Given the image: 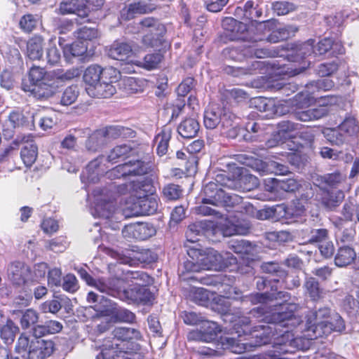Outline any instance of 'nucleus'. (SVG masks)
Instances as JSON below:
<instances>
[{"label": "nucleus", "mask_w": 359, "mask_h": 359, "mask_svg": "<svg viewBox=\"0 0 359 359\" xmlns=\"http://www.w3.org/2000/svg\"><path fill=\"white\" fill-rule=\"evenodd\" d=\"M324 137L332 144L336 145H341L344 144L346 140V135L341 126L337 128H327L323 130Z\"/></svg>", "instance_id": "obj_31"}, {"label": "nucleus", "mask_w": 359, "mask_h": 359, "mask_svg": "<svg viewBox=\"0 0 359 359\" xmlns=\"http://www.w3.org/2000/svg\"><path fill=\"white\" fill-rule=\"evenodd\" d=\"M147 12L145 6L141 3L131 4L124 7L121 11V16L124 20H130L135 17V14L144 13Z\"/></svg>", "instance_id": "obj_42"}, {"label": "nucleus", "mask_w": 359, "mask_h": 359, "mask_svg": "<svg viewBox=\"0 0 359 359\" xmlns=\"http://www.w3.org/2000/svg\"><path fill=\"white\" fill-rule=\"evenodd\" d=\"M124 167L128 177L143 175L149 170L148 165L139 160L125 163Z\"/></svg>", "instance_id": "obj_33"}, {"label": "nucleus", "mask_w": 359, "mask_h": 359, "mask_svg": "<svg viewBox=\"0 0 359 359\" xmlns=\"http://www.w3.org/2000/svg\"><path fill=\"white\" fill-rule=\"evenodd\" d=\"M262 171L273 172L275 175H284L290 172L287 165L274 161H269L262 165Z\"/></svg>", "instance_id": "obj_45"}, {"label": "nucleus", "mask_w": 359, "mask_h": 359, "mask_svg": "<svg viewBox=\"0 0 359 359\" xmlns=\"http://www.w3.org/2000/svg\"><path fill=\"white\" fill-rule=\"evenodd\" d=\"M87 45L83 41H76L65 48V57L70 60L72 57L83 55L87 51Z\"/></svg>", "instance_id": "obj_37"}, {"label": "nucleus", "mask_w": 359, "mask_h": 359, "mask_svg": "<svg viewBox=\"0 0 359 359\" xmlns=\"http://www.w3.org/2000/svg\"><path fill=\"white\" fill-rule=\"evenodd\" d=\"M290 37L288 29L285 27H277L266 38V40L271 43H277L285 40Z\"/></svg>", "instance_id": "obj_52"}, {"label": "nucleus", "mask_w": 359, "mask_h": 359, "mask_svg": "<svg viewBox=\"0 0 359 359\" xmlns=\"http://www.w3.org/2000/svg\"><path fill=\"white\" fill-rule=\"evenodd\" d=\"M103 159V156H100L88 164L86 170L81 175V180L83 183H96L99 181L100 177L104 172L101 165Z\"/></svg>", "instance_id": "obj_19"}, {"label": "nucleus", "mask_w": 359, "mask_h": 359, "mask_svg": "<svg viewBox=\"0 0 359 359\" xmlns=\"http://www.w3.org/2000/svg\"><path fill=\"white\" fill-rule=\"evenodd\" d=\"M278 133L273 135V137L269 140L266 145L269 147H274L279 144L280 137L284 136L285 134L296 130L298 129V124L292 123L289 121H282L278 124Z\"/></svg>", "instance_id": "obj_28"}, {"label": "nucleus", "mask_w": 359, "mask_h": 359, "mask_svg": "<svg viewBox=\"0 0 359 359\" xmlns=\"http://www.w3.org/2000/svg\"><path fill=\"white\" fill-rule=\"evenodd\" d=\"M131 147L124 144L113 148L107 156L109 162L116 163L120 158H124L130 151Z\"/></svg>", "instance_id": "obj_44"}, {"label": "nucleus", "mask_w": 359, "mask_h": 359, "mask_svg": "<svg viewBox=\"0 0 359 359\" xmlns=\"http://www.w3.org/2000/svg\"><path fill=\"white\" fill-rule=\"evenodd\" d=\"M332 313L327 307L321 308L316 312L311 313L307 318L309 329L316 332L318 328H327L328 324L326 321L327 320L329 321L331 318Z\"/></svg>", "instance_id": "obj_18"}, {"label": "nucleus", "mask_w": 359, "mask_h": 359, "mask_svg": "<svg viewBox=\"0 0 359 359\" xmlns=\"http://www.w3.org/2000/svg\"><path fill=\"white\" fill-rule=\"evenodd\" d=\"M38 314L33 309H27L22 316L20 319L21 326L24 329L29 327L38 320Z\"/></svg>", "instance_id": "obj_61"}, {"label": "nucleus", "mask_w": 359, "mask_h": 359, "mask_svg": "<svg viewBox=\"0 0 359 359\" xmlns=\"http://www.w3.org/2000/svg\"><path fill=\"white\" fill-rule=\"evenodd\" d=\"M323 102L319 107L311 109H304L302 106H297L292 111L294 118L300 121H313L326 116L330 112L329 102Z\"/></svg>", "instance_id": "obj_7"}, {"label": "nucleus", "mask_w": 359, "mask_h": 359, "mask_svg": "<svg viewBox=\"0 0 359 359\" xmlns=\"http://www.w3.org/2000/svg\"><path fill=\"white\" fill-rule=\"evenodd\" d=\"M163 196L168 201H175L181 196L182 190L179 185L168 184L163 188Z\"/></svg>", "instance_id": "obj_50"}, {"label": "nucleus", "mask_w": 359, "mask_h": 359, "mask_svg": "<svg viewBox=\"0 0 359 359\" xmlns=\"http://www.w3.org/2000/svg\"><path fill=\"white\" fill-rule=\"evenodd\" d=\"M43 39L38 35L30 38L27 42V56L32 60H39L43 54Z\"/></svg>", "instance_id": "obj_24"}, {"label": "nucleus", "mask_w": 359, "mask_h": 359, "mask_svg": "<svg viewBox=\"0 0 359 359\" xmlns=\"http://www.w3.org/2000/svg\"><path fill=\"white\" fill-rule=\"evenodd\" d=\"M107 311L116 321L133 323L135 319V315L133 312L116 304H112Z\"/></svg>", "instance_id": "obj_26"}, {"label": "nucleus", "mask_w": 359, "mask_h": 359, "mask_svg": "<svg viewBox=\"0 0 359 359\" xmlns=\"http://www.w3.org/2000/svg\"><path fill=\"white\" fill-rule=\"evenodd\" d=\"M16 147L20 144H25L20 152L21 158L27 166H30L36 159L38 148L32 140L31 135H19L13 142Z\"/></svg>", "instance_id": "obj_9"}, {"label": "nucleus", "mask_w": 359, "mask_h": 359, "mask_svg": "<svg viewBox=\"0 0 359 359\" xmlns=\"http://www.w3.org/2000/svg\"><path fill=\"white\" fill-rule=\"evenodd\" d=\"M229 247L237 254L250 255L254 250L252 243L243 239L231 241Z\"/></svg>", "instance_id": "obj_43"}, {"label": "nucleus", "mask_w": 359, "mask_h": 359, "mask_svg": "<svg viewBox=\"0 0 359 359\" xmlns=\"http://www.w3.org/2000/svg\"><path fill=\"white\" fill-rule=\"evenodd\" d=\"M163 32L164 31L153 32V34L149 32H144L142 43L147 48L157 46L160 43L161 37Z\"/></svg>", "instance_id": "obj_54"}, {"label": "nucleus", "mask_w": 359, "mask_h": 359, "mask_svg": "<svg viewBox=\"0 0 359 359\" xmlns=\"http://www.w3.org/2000/svg\"><path fill=\"white\" fill-rule=\"evenodd\" d=\"M158 208V199L154 196H144L133 198L132 202L128 203L123 213L127 217L139 215H149L156 212Z\"/></svg>", "instance_id": "obj_5"}, {"label": "nucleus", "mask_w": 359, "mask_h": 359, "mask_svg": "<svg viewBox=\"0 0 359 359\" xmlns=\"http://www.w3.org/2000/svg\"><path fill=\"white\" fill-rule=\"evenodd\" d=\"M356 258L355 250L349 246L339 248L335 256V264L343 267L351 264Z\"/></svg>", "instance_id": "obj_27"}, {"label": "nucleus", "mask_w": 359, "mask_h": 359, "mask_svg": "<svg viewBox=\"0 0 359 359\" xmlns=\"http://www.w3.org/2000/svg\"><path fill=\"white\" fill-rule=\"evenodd\" d=\"M18 331V327H16L11 321L2 327L1 330V337L7 344L12 343L14 341L15 334Z\"/></svg>", "instance_id": "obj_49"}, {"label": "nucleus", "mask_w": 359, "mask_h": 359, "mask_svg": "<svg viewBox=\"0 0 359 359\" xmlns=\"http://www.w3.org/2000/svg\"><path fill=\"white\" fill-rule=\"evenodd\" d=\"M6 273L8 280L13 285L21 286L27 280L30 269L21 262H13L8 265Z\"/></svg>", "instance_id": "obj_11"}, {"label": "nucleus", "mask_w": 359, "mask_h": 359, "mask_svg": "<svg viewBox=\"0 0 359 359\" xmlns=\"http://www.w3.org/2000/svg\"><path fill=\"white\" fill-rule=\"evenodd\" d=\"M200 125L197 120L188 118L183 120L177 127L178 133L184 138L190 139L196 136Z\"/></svg>", "instance_id": "obj_25"}, {"label": "nucleus", "mask_w": 359, "mask_h": 359, "mask_svg": "<svg viewBox=\"0 0 359 359\" xmlns=\"http://www.w3.org/2000/svg\"><path fill=\"white\" fill-rule=\"evenodd\" d=\"M135 280L136 285L149 283L152 278L145 272L140 271H127L121 278H99L97 282V290L101 292L110 294L114 297L118 296L123 298V291L125 285Z\"/></svg>", "instance_id": "obj_2"}, {"label": "nucleus", "mask_w": 359, "mask_h": 359, "mask_svg": "<svg viewBox=\"0 0 359 359\" xmlns=\"http://www.w3.org/2000/svg\"><path fill=\"white\" fill-rule=\"evenodd\" d=\"M53 350L54 344L51 340L33 338L28 351V356L29 359H45L53 353Z\"/></svg>", "instance_id": "obj_12"}, {"label": "nucleus", "mask_w": 359, "mask_h": 359, "mask_svg": "<svg viewBox=\"0 0 359 359\" xmlns=\"http://www.w3.org/2000/svg\"><path fill=\"white\" fill-rule=\"evenodd\" d=\"M326 322L328 324L327 328L330 330L341 332L345 329L344 321L337 313L333 312L331 318Z\"/></svg>", "instance_id": "obj_63"}, {"label": "nucleus", "mask_w": 359, "mask_h": 359, "mask_svg": "<svg viewBox=\"0 0 359 359\" xmlns=\"http://www.w3.org/2000/svg\"><path fill=\"white\" fill-rule=\"evenodd\" d=\"M191 301L201 306H205L210 299L209 292L207 290L198 287L191 290L190 293Z\"/></svg>", "instance_id": "obj_48"}, {"label": "nucleus", "mask_w": 359, "mask_h": 359, "mask_svg": "<svg viewBox=\"0 0 359 359\" xmlns=\"http://www.w3.org/2000/svg\"><path fill=\"white\" fill-rule=\"evenodd\" d=\"M332 39L330 38H325L320 40L316 46L313 54L315 55H321L327 53H330V49L332 48Z\"/></svg>", "instance_id": "obj_64"}, {"label": "nucleus", "mask_w": 359, "mask_h": 359, "mask_svg": "<svg viewBox=\"0 0 359 359\" xmlns=\"http://www.w3.org/2000/svg\"><path fill=\"white\" fill-rule=\"evenodd\" d=\"M68 243L63 236H59L46 242V248L55 252H62L67 247Z\"/></svg>", "instance_id": "obj_51"}, {"label": "nucleus", "mask_w": 359, "mask_h": 359, "mask_svg": "<svg viewBox=\"0 0 359 359\" xmlns=\"http://www.w3.org/2000/svg\"><path fill=\"white\" fill-rule=\"evenodd\" d=\"M26 127L31 128L26 123L24 115L19 111H13L10 114L8 120L6 121L4 128L3 129L4 135L6 137H11L13 135V129L18 127Z\"/></svg>", "instance_id": "obj_22"}, {"label": "nucleus", "mask_w": 359, "mask_h": 359, "mask_svg": "<svg viewBox=\"0 0 359 359\" xmlns=\"http://www.w3.org/2000/svg\"><path fill=\"white\" fill-rule=\"evenodd\" d=\"M105 71L98 65H93L89 66L84 72L83 81L86 86H93L101 79V75L104 74Z\"/></svg>", "instance_id": "obj_30"}, {"label": "nucleus", "mask_w": 359, "mask_h": 359, "mask_svg": "<svg viewBox=\"0 0 359 359\" xmlns=\"http://www.w3.org/2000/svg\"><path fill=\"white\" fill-rule=\"evenodd\" d=\"M238 184L243 191H249L257 188L259 182L257 177L252 175L243 174L238 180Z\"/></svg>", "instance_id": "obj_46"}, {"label": "nucleus", "mask_w": 359, "mask_h": 359, "mask_svg": "<svg viewBox=\"0 0 359 359\" xmlns=\"http://www.w3.org/2000/svg\"><path fill=\"white\" fill-rule=\"evenodd\" d=\"M222 25L224 35L231 41L243 39V34L248 29L246 24L231 17L224 18Z\"/></svg>", "instance_id": "obj_15"}, {"label": "nucleus", "mask_w": 359, "mask_h": 359, "mask_svg": "<svg viewBox=\"0 0 359 359\" xmlns=\"http://www.w3.org/2000/svg\"><path fill=\"white\" fill-rule=\"evenodd\" d=\"M37 18L32 14L23 15L20 20V28L26 32H32L37 25Z\"/></svg>", "instance_id": "obj_59"}, {"label": "nucleus", "mask_w": 359, "mask_h": 359, "mask_svg": "<svg viewBox=\"0 0 359 359\" xmlns=\"http://www.w3.org/2000/svg\"><path fill=\"white\" fill-rule=\"evenodd\" d=\"M271 326H274L276 330H274V332L277 331V325H270ZM276 333L272 337L271 341L270 343H273V347L276 348L275 353L280 354L282 353H287L291 352L290 348H295L299 346V341L300 340L298 338H294V334L289 331H286L282 335L275 337Z\"/></svg>", "instance_id": "obj_14"}, {"label": "nucleus", "mask_w": 359, "mask_h": 359, "mask_svg": "<svg viewBox=\"0 0 359 359\" xmlns=\"http://www.w3.org/2000/svg\"><path fill=\"white\" fill-rule=\"evenodd\" d=\"M344 198V194L341 191L327 192L322 198V203L329 209L332 210L339 205Z\"/></svg>", "instance_id": "obj_35"}, {"label": "nucleus", "mask_w": 359, "mask_h": 359, "mask_svg": "<svg viewBox=\"0 0 359 359\" xmlns=\"http://www.w3.org/2000/svg\"><path fill=\"white\" fill-rule=\"evenodd\" d=\"M32 124L31 126H34V122L37 121L40 128L43 130L52 128L55 124V121L50 116H41L40 114H36L32 116Z\"/></svg>", "instance_id": "obj_56"}, {"label": "nucleus", "mask_w": 359, "mask_h": 359, "mask_svg": "<svg viewBox=\"0 0 359 359\" xmlns=\"http://www.w3.org/2000/svg\"><path fill=\"white\" fill-rule=\"evenodd\" d=\"M46 59L47 63L50 65H55L60 62L61 59V53L55 44L50 43L46 50Z\"/></svg>", "instance_id": "obj_57"}, {"label": "nucleus", "mask_w": 359, "mask_h": 359, "mask_svg": "<svg viewBox=\"0 0 359 359\" xmlns=\"http://www.w3.org/2000/svg\"><path fill=\"white\" fill-rule=\"evenodd\" d=\"M134 51L129 43L115 42L110 46L108 55L114 60L125 61L128 60L133 55Z\"/></svg>", "instance_id": "obj_23"}, {"label": "nucleus", "mask_w": 359, "mask_h": 359, "mask_svg": "<svg viewBox=\"0 0 359 359\" xmlns=\"http://www.w3.org/2000/svg\"><path fill=\"white\" fill-rule=\"evenodd\" d=\"M229 118L230 114H222V110L220 108L212 106L205 110L203 123L205 127L208 129H214L219 123L222 128H229Z\"/></svg>", "instance_id": "obj_13"}, {"label": "nucleus", "mask_w": 359, "mask_h": 359, "mask_svg": "<svg viewBox=\"0 0 359 359\" xmlns=\"http://www.w3.org/2000/svg\"><path fill=\"white\" fill-rule=\"evenodd\" d=\"M104 144H106V141L104 140V135L101 130H97L90 135L86 141V146L88 151H96Z\"/></svg>", "instance_id": "obj_39"}, {"label": "nucleus", "mask_w": 359, "mask_h": 359, "mask_svg": "<svg viewBox=\"0 0 359 359\" xmlns=\"http://www.w3.org/2000/svg\"><path fill=\"white\" fill-rule=\"evenodd\" d=\"M276 330L274 326L268 324L255 326L252 331L250 330H248V331L250 332L253 338H255V346H261L270 344Z\"/></svg>", "instance_id": "obj_20"}, {"label": "nucleus", "mask_w": 359, "mask_h": 359, "mask_svg": "<svg viewBox=\"0 0 359 359\" xmlns=\"http://www.w3.org/2000/svg\"><path fill=\"white\" fill-rule=\"evenodd\" d=\"M203 191L207 196L204 201L213 204L215 207L233 208L241 204L243 201L241 196L236 194L226 193L215 182H211L206 184Z\"/></svg>", "instance_id": "obj_4"}, {"label": "nucleus", "mask_w": 359, "mask_h": 359, "mask_svg": "<svg viewBox=\"0 0 359 359\" xmlns=\"http://www.w3.org/2000/svg\"><path fill=\"white\" fill-rule=\"evenodd\" d=\"M22 89L25 92H29L37 100H46L51 97L55 92L54 86L48 81L36 83L35 85L22 84Z\"/></svg>", "instance_id": "obj_17"}, {"label": "nucleus", "mask_w": 359, "mask_h": 359, "mask_svg": "<svg viewBox=\"0 0 359 359\" xmlns=\"http://www.w3.org/2000/svg\"><path fill=\"white\" fill-rule=\"evenodd\" d=\"M171 133L170 128L165 126L161 132L156 136L154 142L157 145L156 151L159 156H163L166 154L169 141L171 138Z\"/></svg>", "instance_id": "obj_29"}, {"label": "nucleus", "mask_w": 359, "mask_h": 359, "mask_svg": "<svg viewBox=\"0 0 359 359\" xmlns=\"http://www.w3.org/2000/svg\"><path fill=\"white\" fill-rule=\"evenodd\" d=\"M108 343H109V341L103 344L102 351L97 355L96 359H115L118 357L119 345L116 341Z\"/></svg>", "instance_id": "obj_41"}, {"label": "nucleus", "mask_w": 359, "mask_h": 359, "mask_svg": "<svg viewBox=\"0 0 359 359\" xmlns=\"http://www.w3.org/2000/svg\"><path fill=\"white\" fill-rule=\"evenodd\" d=\"M334 82L328 78H324L316 81H313L306 86L307 90L305 93L306 95H304V94H302L299 95L297 100L301 101L302 99H304L306 100L304 102L305 104H310L316 100L314 96L311 95L316 92V90L318 91L320 90L324 91L330 90L334 87Z\"/></svg>", "instance_id": "obj_16"}, {"label": "nucleus", "mask_w": 359, "mask_h": 359, "mask_svg": "<svg viewBox=\"0 0 359 359\" xmlns=\"http://www.w3.org/2000/svg\"><path fill=\"white\" fill-rule=\"evenodd\" d=\"M156 233V229L149 223H135L126 225L122 234L126 239L146 240Z\"/></svg>", "instance_id": "obj_8"}, {"label": "nucleus", "mask_w": 359, "mask_h": 359, "mask_svg": "<svg viewBox=\"0 0 359 359\" xmlns=\"http://www.w3.org/2000/svg\"><path fill=\"white\" fill-rule=\"evenodd\" d=\"M221 330L212 321H203L200 330H193L188 334L189 340L210 342L215 340Z\"/></svg>", "instance_id": "obj_10"}, {"label": "nucleus", "mask_w": 359, "mask_h": 359, "mask_svg": "<svg viewBox=\"0 0 359 359\" xmlns=\"http://www.w3.org/2000/svg\"><path fill=\"white\" fill-rule=\"evenodd\" d=\"M29 77L32 82L31 85H35L36 83L48 81L46 77V71L44 69L36 66L30 69Z\"/></svg>", "instance_id": "obj_58"}, {"label": "nucleus", "mask_w": 359, "mask_h": 359, "mask_svg": "<svg viewBox=\"0 0 359 359\" xmlns=\"http://www.w3.org/2000/svg\"><path fill=\"white\" fill-rule=\"evenodd\" d=\"M262 270L267 273H276L282 279L288 278L285 271L280 269V265L276 262H265L261 265Z\"/></svg>", "instance_id": "obj_53"}, {"label": "nucleus", "mask_w": 359, "mask_h": 359, "mask_svg": "<svg viewBox=\"0 0 359 359\" xmlns=\"http://www.w3.org/2000/svg\"><path fill=\"white\" fill-rule=\"evenodd\" d=\"M161 60V54L156 53L147 55L142 61L130 60L128 62L135 64L139 67L150 70L156 68Z\"/></svg>", "instance_id": "obj_34"}, {"label": "nucleus", "mask_w": 359, "mask_h": 359, "mask_svg": "<svg viewBox=\"0 0 359 359\" xmlns=\"http://www.w3.org/2000/svg\"><path fill=\"white\" fill-rule=\"evenodd\" d=\"M187 254L191 259L201 264L202 270L221 271L226 268L231 262H228L222 255L212 248H197V245L187 246Z\"/></svg>", "instance_id": "obj_3"}, {"label": "nucleus", "mask_w": 359, "mask_h": 359, "mask_svg": "<svg viewBox=\"0 0 359 359\" xmlns=\"http://www.w3.org/2000/svg\"><path fill=\"white\" fill-rule=\"evenodd\" d=\"M131 283L134 286L123 291V299L136 304H151L154 300V294L149 288L145 287V285H149V283L136 285L135 280Z\"/></svg>", "instance_id": "obj_6"}, {"label": "nucleus", "mask_w": 359, "mask_h": 359, "mask_svg": "<svg viewBox=\"0 0 359 359\" xmlns=\"http://www.w3.org/2000/svg\"><path fill=\"white\" fill-rule=\"evenodd\" d=\"M86 90L89 96L97 98H107L116 92V88L111 82L100 81L93 86H86Z\"/></svg>", "instance_id": "obj_21"}, {"label": "nucleus", "mask_w": 359, "mask_h": 359, "mask_svg": "<svg viewBox=\"0 0 359 359\" xmlns=\"http://www.w3.org/2000/svg\"><path fill=\"white\" fill-rule=\"evenodd\" d=\"M140 24L142 26L143 32H149L153 34V32L165 30L164 27L154 18H145L140 22Z\"/></svg>", "instance_id": "obj_60"}, {"label": "nucleus", "mask_w": 359, "mask_h": 359, "mask_svg": "<svg viewBox=\"0 0 359 359\" xmlns=\"http://www.w3.org/2000/svg\"><path fill=\"white\" fill-rule=\"evenodd\" d=\"M114 210L113 202L105 201L102 198H97V203L95 205V211L97 216L103 218H109Z\"/></svg>", "instance_id": "obj_40"}, {"label": "nucleus", "mask_w": 359, "mask_h": 359, "mask_svg": "<svg viewBox=\"0 0 359 359\" xmlns=\"http://www.w3.org/2000/svg\"><path fill=\"white\" fill-rule=\"evenodd\" d=\"M272 9L278 15H285L296 11L297 6L292 2L278 1L272 4Z\"/></svg>", "instance_id": "obj_47"}, {"label": "nucleus", "mask_w": 359, "mask_h": 359, "mask_svg": "<svg viewBox=\"0 0 359 359\" xmlns=\"http://www.w3.org/2000/svg\"><path fill=\"white\" fill-rule=\"evenodd\" d=\"M290 298V294L287 292H278L271 294V299H283L278 308L272 313L267 312L265 307L262 305L252 309L250 316H241L236 320V325L244 326L245 327L251 323V318L257 319L258 321H266L268 324L276 325L285 321H291L295 319L294 313L298 310L299 305L295 303H288L287 301Z\"/></svg>", "instance_id": "obj_1"}, {"label": "nucleus", "mask_w": 359, "mask_h": 359, "mask_svg": "<svg viewBox=\"0 0 359 359\" xmlns=\"http://www.w3.org/2000/svg\"><path fill=\"white\" fill-rule=\"evenodd\" d=\"M113 335L117 340L128 341L133 339H140L141 334L139 331L128 327H116L113 331Z\"/></svg>", "instance_id": "obj_36"}, {"label": "nucleus", "mask_w": 359, "mask_h": 359, "mask_svg": "<svg viewBox=\"0 0 359 359\" xmlns=\"http://www.w3.org/2000/svg\"><path fill=\"white\" fill-rule=\"evenodd\" d=\"M250 226L248 224H230L224 229V235L231 236L233 235H245L248 233Z\"/></svg>", "instance_id": "obj_55"}, {"label": "nucleus", "mask_w": 359, "mask_h": 359, "mask_svg": "<svg viewBox=\"0 0 359 359\" xmlns=\"http://www.w3.org/2000/svg\"><path fill=\"white\" fill-rule=\"evenodd\" d=\"M306 294L313 300L316 301L323 297V290L320 287L319 283L313 277L307 278L304 284Z\"/></svg>", "instance_id": "obj_32"}, {"label": "nucleus", "mask_w": 359, "mask_h": 359, "mask_svg": "<svg viewBox=\"0 0 359 359\" xmlns=\"http://www.w3.org/2000/svg\"><path fill=\"white\" fill-rule=\"evenodd\" d=\"M339 126L346 136L355 135L359 130L355 119L352 117L346 118Z\"/></svg>", "instance_id": "obj_62"}, {"label": "nucleus", "mask_w": 359, "mask_h": 359, "mask_svg": "<svg viewBox=\"0 0 359 359\" xmlns=\"http://www.w3.org/2000/svg\"><path fill=\"white\" fill-rule=\"evenodd\" d=\"M79 95V89L77 86H68L62 92L60 103L63 106H69L76 102Z\"/></svg>", "instance_id": "obj_38"}]
</instances>
